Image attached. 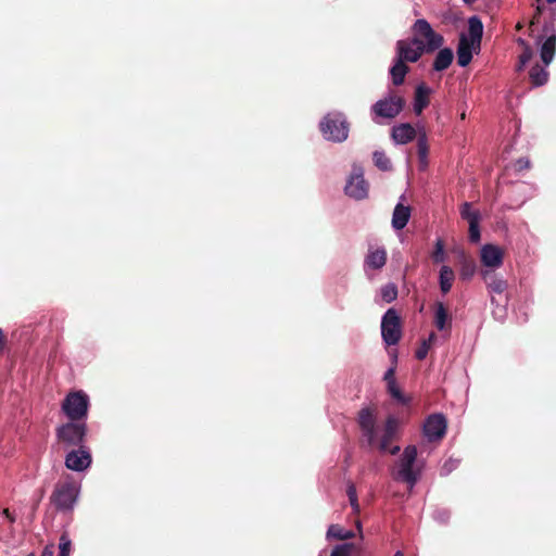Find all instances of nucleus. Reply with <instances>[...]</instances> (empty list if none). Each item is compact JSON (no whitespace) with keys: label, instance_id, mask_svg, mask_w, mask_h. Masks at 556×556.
I'll use <instances>...</instances> for the list:
<instances>
[{"label":"nucleus","instance_id":"obj_51","mask_svg":"<svg viewBox=\"0 0 556 556\" xmlns=\"http://www.w3.org/2000/svg\"><path fill=\"white\" fill-rule=\"evenodd\" d=\"M394 556H404V554L401 551H397Z\"/></svg>","mask_w":556,"mask_h":556},{"label":"nucleus","instance_id":"obj_39","mask_svg":"<svg viewBox=\"0 0 556 556\" xmlns=\"http://www.w3.org/2000/svg\"><path fill=\"white\" fill-rule=\"evenodd\" d=\"M432 260L434 263H442L445 260L444 244L441 240L435 243L434 251L432 252Z\"/></svg>","mask_w":556,"mask_h":556},{"label":"nucleus","instance_id":"obj_46","mask_svg":"<svg viewBox=\"0 0 556 556\" xmlns=\"http://www.w3.org/2000/svg\"><path fill=\"white\" fill-rule=\"evenodd\" d=\"M5 344H7V338H5L2 329L0 328V354L3 352Z\"/></svg>","mask_w":556,"mask_h":556},{"label":"nucleus","instance_id":"obj_7","mask_svg":"<svg viewBox=\"0 0 556 556\" xmlns=\"http://www.w3.org/2000/svg\"><path fill=\"white\" fill-rule=\"evenodd\" d=\"M89 397L84 391L70 392L62 402V410L72 421H80L87 417Z\"/></svg>","mask_w":556,"mask_h":556},{"label":"nucleus","instance_id":"obj_8","mask_svg":"<svg viewBox=\"0 0 556 556\" xmlns=\"http://www.w3.org/2000/svg\"><path fill=\"white\" fill-rule=\"evenodd\" d=\"M405 106V100L395 90H390L388 96L380 99L371 106V112L377 117L394 118Z\"/></svg>","mask_w":556,"mask_h":556},{"label":"nucleus","instance_id":"obj_11","mask_svg":"<svg viewBox=\"0 0 556 556\" xmlns=\"http://www.w3.org/2000/svg\"><path fill=\"white\" fill-rule=\"evenodd\" d=\"M447 428V421L442 414L430 415L424 424V434L429 442L441 441Z\"/></svg>","mask_w":556,"mask_h":556},{"label":"nucleus","instance_id":"obj_53","mask_svg":"<svg viewBox=\"0 0 556 556\" xmlns=\"http://www.w3.org/2000/svg\"><path fill=\"white\" fill-rule=\"evenodd\" d=\"M27 556H35V554H34V553H30V554H28Z\"/></svg>","mask_w":556,"mask_h":556},{"label":"nucleus","instance_id":"obj_10","mask_svg":"<svg viewBox=\"0 0 556 556\" xmlns=\"http://www.w3.org/2000/svg\"><path fill=\"white\" fill-rule=\"evenodd\" d=\"M87 435V426L80 421H70L56 429V437L60 442L72 446H84Z\"/></svg>","mask_w":556,"mask_h":556},{"label":"nucleus","instance_id":"obj_4","mask_svg":"<svg viewBox=\"0 0 556 556\" xmlns=\"http://www.w3.org/2000/svg\"><path fill=\"white\" fill-rule=\"evenodd\" d=\"M79 488L73 480L58 482L50 496V503L56 510L67 513L74 509L77 502Z\"/></svg>","mask_w":556,"mask_h":556},{"label":"nucleus","instance_id":"obj_25","mask_svg":"<svg viewBox=\"0 0 556 556\" xmlns=\"http://www.w3.org/2000/svg\"><path fill=\"white\" fill-rule=\"evenodd\" d=\"M452 318L447 312V308L443 303L438 302L435 304V314H434V325L435 327L442 331L446 328H451Z\"/></svg>","mask_w":556,"mask_h":556},{"label":"nucleus","instance_id":"obj_17","mask_svg":"<svg viewBox=\"0 0 556 556\" xmlns=\"http://www.w3.org/2000/svg\"><path fill=\"white\" fill-rule=\"evenodd\" d=\"M504 252L494 244H485L481 249V262L485 267L498 268L503 265Z\"/></svg>","mask_w":556,"mask_h":556},{"label":"nucleus","instance_id":"obj_50","mask_svg":"<svg viewBox=\"0 0 556 556\" xmlns=\"http://www.w3.org/2000/svg\"><path fill=\"white\" fill-rule=\"evenodd\" d=\"M464 1H465V3L471 4V3L476 2L477 0H464Z\"/></svg>","mask_w":556,"mask_h":556},{"label":"nucleus","instance_id":"obj_14","mask_svg":"<svg viewBox=\"0 0 556 556\" xmlns=\"http://www.w3.org/2000/svg\"><path fill=\"white\" fill-rule=\"evenodd\" d=\"M426 51L409 40H399L396 42V60H401L404 64L406 62L415 63Z\"/></svg>","mask_w":556,"mask_h":556},{"label":"nucleus","instance_id":"obj_16","mask_svg":"<svg viewBox=\"0 0 556 556\" xmlns=\"http://www.w3.org/2000/svg\"><path fill=\"white\" fill-rule=\"evenodd\" d=\"M345 193L356 200H363L368 195V182L364 179L363 173H355L345 186Z\"/></svg>","mask_w":556,"mask_h":556},{"label":"nucleus","instance_id":"obj_27","mask_svg":"<svg viewBox=\"0 0 556 556\" xmlns=\"http://www.w3.org/2000/svg\"><path fill=\"white\" fill-rule=\"evenodd\" d=\"M408 71L409 67L406 64H404L401 60L395 59L393 66L390 68V75L393 85L401 86L404 83Z\"/></svg>","mask_w":556,"mask_h":556},{"label":"nucleus","instance_id":"obj_3","mask_svg":"<svg viewBox=\"0 0 556 556\" xmlns=\"http://www.w3.org/2000/svg\"><path fill=\"white\" fill-rule=\"evenodd\" d=\"M319 129L326 140L343 142L349 137L350 124L342 113L334 112L321 119Z\"/></svg>","mask_w":556,"mask_h":556},{"label":"nucleus","instance_id":"obj_48","mask_svg":"<svg viewBox=\"0 0 556 556\" xmlns=\"http://www.w3.org/2000/svg\"><path fill=\"white\" fill-rule=\"evenodd\" d=\"M435 339H437L435 333H434V332H431V333H430V336H429V339H428L427 341H428V342H429V344L431 345V342H432L433 340H435Z\"/></svg>","mask_w":556,"mask_h":556},{"label":"nucleus","instance_id":"obj_44","mask_svg":"<svg viewBox=\"0 0 556 556\" xmlns=\"http://www.w3.org/2000/svg\"><path fill=\"white\" fill-rule=\"evenodd\" d=\"M54 555V544H48L45 546L41 556H53Z\"/></svg>","mask_w":556,"mask_h":556},{"label":"nucleus","instance_id":"obj_38","mask_svg":"<svg viewBox=\"0 0 556 556\" xmlns=\"http://www.w3.org/2000/svg\"><path fill=\"white\" fill-rule=\"evenodd\" d=\"M346 494L349 496L350 504L355 514L359 513V504L357 500L356 488L354 484H350L346 490Z\"/></svg>","mask_w":556,"mask_h":556},{"label":"nucleus","instance_id":"obj_41","mask_svg":"<svg viewBox=\"0 0 556 556\" xmlns=\"http://www.w3.org/2000/svg\"><path fill=\"white\" fill-rule=\"evenodd\" d=\"M430 344L428 341L424 340L420 346L416 350L415 356L417 359L422 361L427 357L429 352Z\"/></svg>","mask_w":556,"mask_h":556},{"label":"nucleus","instance_id":"obj_42","mask_svg":"<svg viewBox=\"0 0 556 556\" xmlns=\"http://www.w3.org/2000/svg\"><path fill=\"white\" fill-rule=\"evenodd\" d=\"M541 1L542 0H535L536 2V9H535V13L534 15L532 16L531 21H530V29H532V27L540 22V17H541V14H542V11H543V5H541Z\"/></svg>","mask_w":556,"mask_h":556},{"label":"nucleus","instance_id":"obj_34","mask_svg":"<svg viewBox=\"0 0 556 556\" xmlns=\"http://www.w3.org/2000/svg\"><path fill=\"white\" fill-rule=\"evenodd\" d=\"M381 298L386 303H391L397 298V287L394 283H387L381 288Z\"/></svg>","mask_w":556,"mask_h":556},{"label":"nucleus","instance_id":"obj_37","mask_svg":"<svg viewBox=\"0 0 556 556\" xmlns=\"http://www.w3.org/2000/svg\"><path fill=\"white\" fill-rule=\"evenodd\" d=\"M479 223L480 220H476L475 217L472 218V222L469 223V240L472 243H478L481 238Z\"/></svg>","mask_w":556,"mask_h":556},{"label":"nucleus","instance_id":"obj_20","mask_svg":"<svg viewBox=\"0 0 556 556\" xmlns=\"http://www.w3.org/2000/svg\"><path fill=\"white\" fill-rule=\"evenodd\" d=\"M417 136L416 129L408 123L400 124L393 127L392 138L400 144H405L412 141Z\"/></svg>","mask_w":556,"mask_h":556},{"label":"nucleus","instance_id":"obj_5","mask_svg":"<svg viewBox=\"0 0 556 556\" xmlns=\"http://www.w3.org/2000/svg\"><path fill=\"white\" fill-rule=\"evenodd\" d=\"M556 11L551 10L548 18L544 20L540 41L543 40L540 49L542 62L547 66L554 59L556 52Z\"/></svg>","mask_w":556,"mask_h":556},{"label":"nucleus","instance_id":"obj_26","mask_svg":"<svg viewBox=\"0 0 556 556\" xmlns=\"http://www.w3.org/2000/svg\"><path fill=\"white\" fill-rule=\"evenodd\" d=\"M455 280L454 270L446 265H443L440 269L439 283L442 293L446 294L451 291L453 282Z\"/></svg>","mask_w":556,"mask_h":556},{"label":"nucleus","instance_id":"obj_36","mask_svg":"<svg viewBox=\"0 0 556 556\" xmlns=\"http://www.w3.org/2000/svg\"><path fill=\"white\" fill-rule=\"evenodd\" d=\"M354 548H355V546L353 543H343V544L337 545L332 549L330 556H351Z\"/></svg>","mask_w":556,"mask_h":556},{"label":"nucleus","instance_id":"obj_35","mask_svg":"<svg viewBox=\"0 0 556 556\" xmlns=\"http://www.w3.org/2000/svg\"><path fill=\"white\" fill-rule=\"evenodd\" d=\"M59 556H70L72 551V541L67 534V532H63L60 536L59 544Z\"/></svg>","mask_w":556,"mask_h":556},{"label":"nucleus","instance_id":"obj_28","mask_svg":"<svg viewBox=\"0 0 556 556\" xmlns=\"http://www.w3.org/2000/svg\"><path fill=\"white\" fill-rule=\"evenodd\" d=\"M548 72L540 64L533 65L529 72L530 81L534 87L545 85L548 80Z\"/></svg>","mask_w":556,"mask_h":556},{"label":"nucleus","instance_id":"obj_19","mask_svg":"<svg viewBox=\"0 0 556 556\" xmlns=\"http://www.w3.org/2000/svg\"><path fill=\"white\" fill-rule=\"evenodd\" d=\"M387 263V251L384 248L368 249L365 257V266L371 269H381Z\"/></svg>","mask_w":556,"mask_h":556},{"label":"nucleus","instance_id":"obj_24","mask_svg":"<svg viewBox=\"0 0 556 556\" xmlns=\"http://www.w3.org/2000/svg\"><path fill=\"white\" fill-rule=\"evenodd\" d=\"M453 59H454V53H453L452 49H450V48L440 49L438 54L435 55L433 64H432L433 70L437 72H442V71L448 68V66L453 62Z\"/></svg>","mask_w":556,"mask_h":556},{"label":"nucleus","instance_id":"obj_45","mask_svg":"<svg viewBox=\"0 0 556 556\" xmlns=\"http://www.w3.org/2000/svg\"><path fill=\"white\" fill-rule=\"evenodd\" d=\"M517 166H518V169H525V168H529L530 166V163L528 160H523V159H520L517 161Z\"/></svg>","mask_w":556,"mask_h":556},{"label":"nucleus","instance_id":"obj_33","mask_svg":"<svg viewBox=\"0 0 556 556\" xmlns=\"http://www.w3.org/2000/svg\"><path fill=\"white\" fill-rule=\"evenodd\" d=\"M460 216L463 219L467 220L468 224L472 222L473 217L476 218V220L481 219L480 212L471 210V203H469V202H465L462 204Z\"/></svg>","mask_w":556,"mask_h":556},{"label":"nucleus","instance_id":"obj_15","mask_svg":"<svg viewBox=\"0 0 556 556\" xmlns=\"http://www.w3.org/2000/svg\"><path fill=\"white\" fill-rule=\"evenodd\" d=\"M91 464V455L84 447L71 451L65 457V466L74 471H83Z\"/></svg>","mask_w":556,"mask_h":556},{"label":"nucleus","instance_id":"obj_32","mask_svg":"<svg viewBox=\"0 0 556 556\" xmlns=\"http://www.w3.org/2000/svg\"><path fill=\"white\" fill-rule=\"evenodd\" d=\"M387 389H388V392L390 393V395L394 400H396L400 404H402V405L409 404L410 397L406 396L405 394L402 393V391L397 387L396 382H391V383L387 384Z\"/></svg>","mask_w":556,"mask_h":556},{"label":"nucleus","instance_id":"obj_21","mask_svg":"<svg viewBox=\"0 0 556 556\" xmlns=\"http://www.w3.org/2000/svg\"><path fill=\"white\" fill-rule=\"evenodd\" d=\"M410 217V207L402 203H397L392 215V227L396 230L403 229Z\"/></svg>","mask_w":556,"mask_h":556},{"label":"nucleus","instance_id":"obj_40","mask_svg":"<svg viewBox=\"0 0 556 556\" xmlns=\"http://www.w3.org/2000/svg\"><path fill=\"white\" fill-rule=\"evenodd\" d=\"M533 55V51L531 47H526L522 49V53L519 55V65L517 67L518 71H521L525 65L531 60Z\"/></svg>","mask_w":556,"mask_h":556},{"label":"nucleus","instance_id":"obj_2","mask_svg":"<svg viewBox=\"0 0 556 556\" xmlns=\"http://www.w3.org/2000/svg\"><path fill=\"white\" fill-rule=\"evenodd\" d=\"M413 38L412 42L421 47L426 53H432L440 49L444 42L441 34L433 30L429 22L425 18L417 20L412 26Z\"/></svg>","mask_w":556,"mask_h":556},{"label":"nucleus","instance_id":"obj_52","mask_svg":"<svg viewBox=\"0 0 556 556\" xmlns=\"http://www.w3.org/2000/svg\"><path fill=\"white\" fill-rule=\"evenodd\" d=\"M548 3L556 2V0H546Z\"/></svg>","mask_w":556,"mask_h":556},{"label":"nucleus","instance_id":"obj_6","mask_svg":"<svg viewBox=\"0 0 556 556\" xmlns=\"http://www.w3.org/2000/svg\"><path fill=\"white\" fill-rule=\"evenodd\" d=\"M416 459L417 447L415 445L406 446L400 457L395 479L414 486L420 475V470L414 468Z\"/></svg>","mask_w":556,"mask_h":556},{"label":"nucleus","instance_id":"obj_22","mask_svg":"<svg viewBox=\"0 0 556 556\" xmlns=\"http://www.w3.org/2000/svg\"><path fill=\"white\" fill-rule=\"evenodd\" d=\"M459 264V276L463 280H469L476 273L475 260L467 255L465 252H460L458 256Z\"/></svg>","mask_w":556,"mask_h":556},{"label":"nucleus","instance_id":"obj_30","mask_svg":"<svg viewBox=\"0 0 556 556\" xmlns=\"http://www.w3.org/2000/svg\"><path fill=\"white\" fill-rule=\"evenodd\" d=\"M327 535L337 540H349L354 538V532L351 530H344L338 525H331L327 531Z\"/></svg>","mask_w":556,"mask_h":556},{"label":"nucleus","instance_id":"obj_9","mask_svg":"<svg viewBox=\"0 0 556 556\" xmlns=\"http://www.w3.org/2000/svg\"><path fill=\"white\" fill-rule=\"evenodd\" d=\"M381 336L388 345H395L402 338V324L397 312L389 308L381 320Z\"/></svg>","mask_w":556,"mask_h":556},{"label":"nucleus","instance_id":"obj_47","mask_svg":"<svg viewBox=\"0 0 556 556\" xmlns=\"http://www.w3.org/2000/svg\"><path fill=\"white\" fill-rule=\"evenodd\" d=\"M517 43H518L519 46H521V47H522V49H523V48H526V47H530V45H529L525 39H522V38H518V39H517Z\"/></svg>","mask_w":556,"mask_h":556},{"label":"nucleus","instance_id":"obj_43","mask_svg":"<svg viewBox=\"0 0 556 556\" xmlns=\"http://www.w3.org/2000/svg\"><path fill=\"white\" fill-rule=\"evenodd\" d=\"M383 380L387 382V384H389L391 382H396L395 381V367H391L386 371V374L383 376Z\"/></svg>","mask_w":556,"mask_h":556},{"label":"nucleus","instance_id":"obj_18","mask_svg":"<svg viewBox=\"0 0 556 556\" xmlns=\"http://www.w3.org/2000/svg\"><path fill=\"white\" fill-rule=\"evenodd\" d=\"M481 275L491 292L502 294L507 289V281L498 277L492 269H484Z\"/></svg>","mask_w":556,"mask_h":556},{"label":"nucleus","instance_id":"obj_12","mask_svg":"<svg viewBox=\"0 0 556 556\" xmlns=\"http://www.w3.org/2000/svg\"><path fill=\"white\" fill-rule=\"evenodd\" d=\"M399 420L394 416H389L386 420L383 434L378 443L381 452L396 455L400 452V446L394 445L390 447V443L397 438Z\"/></svg>","mask_w":556,"mask_h":556},{"label":"nucleus","instance_id":"obj_49","mask_svg":"<svg viewBox=\"0 0 556 556\" xmlns=\"http://www.w3.org/2000/svg\"><path fill=\"white\" fill-rule=\"evenodd\" d=\"M522 27H523L522 23H520V22L517 23V25H516L517 30H520Z\"/></svg>","mask_w":556,"mask_h":556},{"label":"nucleus","instance_id":"obj_13","mask_svg":"<svg viewBox=\"0 0 556 556\" xmlns=\"http://www.w3.org/2000/svg\"><path fill=\"white\" fill-rule=\"evenodd\" d=\"M358 425L363 437L369 447L377 443L376 439V418L374 412L369 407H364L358 412Z\"/></svg>","mask_w":556,"mask_h":556},{"label":"nucleus","instance_id":"obj_31","mask_svg":"<svg viewBox=\"0 0 556 556\" xmlns=\"http://www.w3.org/2000/svg\"><path fill=\"white\" fill-rule=\"evenodd\" d=\"M372 160L375 165L383 172H388L392 168V164L390 159L386 155L383 151H375L372 153Z\"/></svg>","mask_w":556,"mask_h":556},{"label":"nucleus","instance_id":"obj_23","mask_svg":"<svg viewBox=\"0 0 556 556\" xmlns=\"http://www.w3.org/2000/svg\"><path fill=\"white\" fill-rule=\"evenodd\" d=\"M430 88L421 84L415 90L414 112L420 115L429 104Z\"/></svg>","mask_w":556,"mask_h":556},{"label":"nucleus","instance_id":"obj_29","mask_svg":"<svg viewBox=\"0 0 556 556\" xmlns=\"http://www.w3.org/2000/svg\"><path fill=\"white\" fill-rule=\"evenodd\" d=\"M428 153H429V144L428 138L425 131L419 132L417 136V154L419 159V163L421 167H426L428 165Z\"/></svg>","mask_w":556,"mask_h":556},{"label":"nucleus","instance_id":"obj_1","mask_svg":"<svg viewBox=\"0 0 556 556\" xmlns=\"http://www.w3.org/2000/svg\"><path fill=\"white\" fill-rule=\"evenodd\" d=\"M468 31L469 39L462 35L459 38L458 47H457V63L459 66H467L472 60V47L477 45L480 47L482 35H483V24L478 16H471L468 20Z\"/></svg>","mask_w":556,"mask_h":556}]
</instances>
